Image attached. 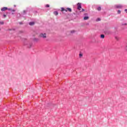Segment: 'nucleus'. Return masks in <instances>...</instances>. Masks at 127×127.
I'll list each match as a JSON object with an SVG mask.
<instances>
[{
	"label": "nucleus",
	"mask_w": 127,
	"mask_h": 127,
	"mask_svg": "<svg viewBox=\"0 0 127 127\" xmlns=\"http://www.w3.org/2000/svg\"><path fill=\"white\" fill-rule=\"evenodd\" d=\"M40 37H42V38H46V34L44 33V34H40L39 35Z\"/></svg>",
	"instance_id": "obj_1"
},
{
	"label": "nucleus",
	"mask_w": 127,
	"mask_h": 127,
	"mask_svg": "<svg viewBox=\"0 0 127 127\" xmlns=\"http://www.w3.org/2000/svg\"><path fill=\"white\" fill-rule=\"evenodd\" d=\"M81 8H82V6L81 5V3H77V9H78L79 10H81Z\"/></svg>",
	"instance_id": "obj_2"
},
{
	"label": "nucleus",
	"mask_w": 127,
	"mask_h": 127,
	"mask_svg": "<svg viewBox=\"0 0 127 127\" xmlns=\"http://www.w3.org/2000/svg\"><path fill=\"white\" fill-rule=\"evenodd\" d=\"M115 7H116V8H123V5L120 4V5H116L115 6Z\"/></svg>",
	"instance_id": "obj_3"
},
{
	"label": "nucleus",
	"mask_w": 127,
	"mask_h": 127,
	"mask_svg": "<svg viewBox=\"0 0 127 127\" xmlns=\"http://www.w3.org/2000/svg\"><path fill=\"white\" fill-rule=\"evenodd\" d=\"M65 11H66V12L69 11V12H71L72 9H71V8H67L66 9H65Z\"/></svg>",
	"instance_id": "obj_4"
},
{
	"label": "nucleus",
	"mask_w": 127,
	"mask_h": 127,
	"mask_svg": "<svg viewBox=\"0 0 127 127\" xmlns=\"http://www.w3.org/2000/svg\"><path fill=\"white\" fill-rule=\"evenodd\" d=\"M7 9H8L7 7H4L1 9V11H5V10H7Z\"/></svg>",
	"instance_id": "obj_5"
},
{
	"label": "nucleus",
	"mask_w": 127,
	"mask_h": 127,
	"mask_svg": "<svg viewBox=\"0 0 127 127\" xmlns=\"http://www.w3.org/2000/svg\"><path fill=\"white\" fill-rule=\"evenodd\" d=\"M84 20H88L89 19V16H85L83 18Z\"/></svg>",
	"instance_id": "obj_6"
},
{
	"label": "nucleus",
	"mask_w": 127,
	"mask_h": 127,
	"mask_svg": "<svg viewBox=\"0 0 127 127\" xmlns=\"http://www.w3.org/2000/svg\"><path fill=\"white\" fill-rule=\"evenodd\" d=\"M29 24V25H31V26L34 25L35 23L34 22H30Z\"/></svg>",
	"instance_id": "obj_7"
},
{
	"label": "nucleus",
	"mask_w": 127,
	"mask_h": 127,
	"mask_svg": "<svg viewBox=\"0 0 127 127\" xmlns=\"http://www.w3.org/2000/svg\"><path fill=\"white\" fill-rule=\"evenodd\" d=\"M54 13L55 15H58V12L57 11H55Z\"/></svg>",
	"instance_id": "obj_8"
},
{
	"label": "nucleus",
	"mask_w": 127,
	"mask_h": 127,
	"mask_svg": "<svg viewBox=\"0 0 127 127\" xmlns=\"http://www.w3.org/2000/svg\"><path fill=\"white\" fill-rule=\"evenodd\" d=\"M102 10V8L101 7V6H99L97 8V10Z\"/></svg>",
	"instance_id": "obj_9"
},
{
	"label": "nucleus",
	"mask_w": 127,
	"mask_h": 127,
	"mask_svg": "<svg viewBox=\"0 0 127 127\" xmlns=\"http://www.w3.org/2000/svg\"><path fill=\"white\" fill-rule=\"evenodd\" d=\"M101 38H103V39L105 38V35H104V34L101 35Z\"/></svg>",
	"instance_id": "obj_10"
},
{
	"label": "nucleus",
	"mask_w": 127,
	"mask_h": 127,
	"mask_svg": "<svg viewBox=\"0 0 127 127\" xmlns=\"http://www.w3.org/2000/svg\"><path fill=\"white\" fill-rule=\"evenodd\" d=\"M0 24L1 25L4 24V22L3 21H0Z\"/></svg>",
	"instance_id": "obj_11"
},
{
	"label": "nucleus",
	"mask_w": 127,
	"mask_h": 127,
	"mask_svg": "<svg viewBox=\"0 0 127 127\" xmlns=\"http://www.w3.org/2000/svg\"><path fill=\"white\" fill-rule=\"evenodd\" d=\"M65 10H66V9H65L64 8H62V11H65Z\"/></svg>",
	"instance_id": "obj_12"
},
{
	"label": "nucleus",
	"mask_w": 127,
	"mask_h": 127,
	"mask_svg": "<svg viewBox=\"0 0 127 127\" xmlns=\"http://www.w3.org/2000/svg\"><path fill=\"white\" fill-rule=\"evenodd\" d=\"M75 32V30L71 31V33H74Z\"/></svg>",
	"instance_id": "obj_13"
},
{
	"label": "nucleus",
	"mask_w": 127,
	"mask_h": 127,
	"mask_svg": "<svg viewBox=\"0 0 127 127\" xmlns=\"http://www.w3.org/2000/svg\"><path fill=\"white\" fill-rule=\"evenodd\" d=\"M118 13L119 14H120V13H121V10H118Z\"/></svg>",
	"instance_id": "obj_14"
},
{
	"label": "nucleus",
	"mask_w": 127,
	"mask_h": 127,
	"mask_svg": "<svg viewBox=\"0 0 127 127\" xmlns=\"http://www.w3.org/2000/svg\"><path fill=\"white\" fill-rule=\"evenodd\" d=\"M46 6V7H49L50 5L49 4H47Z\"/></svg>",
	"instance_id": "obj_15"
},
{
	"label": "nucleus",
	"mask_w": 127,
	"mask_h": 127,
	"mask_svg": "<svg viewBox=\"0 0 127 127\" xmlns=\"http://www.w3.org/2000/svg\"><path fill=\"white\" fill-rule=\"evenodd\" d=\"M11 11H13V12H14V11H15V10H14V9H12Z\"/></svg>",
	"instance_id": "obj_16"
},
{
	"label": "nucleus",
	"mask_w": 127,
	"mask_h": 127,
	"mask_svg": "<svg viewBox=\"0 0 127 127\" xmlns=\"http://www.w3.org/2000/svg\"><path fill=\"white\" fill-rule=\"evenodd\" d=\"M3 16H4V17H6V15L4 14V15H3Z\"/></svg>",
	"instance_id": "obj_17"
},
{
	"label": "nucleus",
	"mask_w": 127,
	"mask_h": 127,
	"mask_svg": "<svg viewBox=\"0 0 127 127\" xmlns=\"http://www.w3.org/2000/svg\"><path fill=\"white\" fill-rule=\"evenodd\" d=\"M79 56H80V57H82L83 55H82V54H80V55H79Z\"/></svg>",
	"instance_id": "obj_18"
},
{
	"label": "nucleus",
	"mask_w": 127,
	"mask_h": 127,
	"mask_svg": "<svg viewBox=\"0 0 127 127\" xmlns=\"http://www.w3.org/2000/svg\"><path fill=\"white\" fill-rule=\"evenodd\" d=\"M116 39H117V40H119V38H118V37H116Z\"/></svg>",
	"instance_id": "obj_19"
},
{
	"label": "nucleus",
	"mask_w": 127,
	"mask_h": 127,
	"mask_svg": "<svg viewBox=\"0 0 127 127\" xmlns=\"http://www.w3.org/2000/svg\"><path fill=\"white\" fill-rule=\"evenodd\" d=\"M84 9H82V10H81V11H84Z\"/></svg>",
	"instance_id": "obj_20"
},
{
	"label": "nucleus",
	"mask_w": 127,
	"mask_h": 127,
	"mask_svg": "<svg viewBox=\"0 0 127 127\" xmlns=\"http://www.w3.org/2000/svg\"><path fill=\"white\" fill-rule=\"evenodd\" d=\"M85 15H88V14L87 13H85Z\"/></svg>",
	"instance_id": "obj_21"
},
{
	"label": "nucleus",
	"mask_w": 127,
	"mask_h": 127,
	"mask_svg": "<svg viewBox=\"0 0 127 127\" xmlns=\"http://www.w3.org/2000/svg\"><path fill=\"white\" fill-rule=\"evenodd\" d=\"M8 10H11V9H8Z\"/></svg>",
	"instance_id": "obj_22"
},
{
	"label": "nucleus",
	"mask_w": 127,
	"mask_h": 127,
	"mask_svg": "<svg viewBox=\"0 0 127 127\" xmlns=\"http://www.w3.org/2000/svg\"><path fill=\"white\" fill-rule=\"evenodd\" d=\"M127 11V9H125V11Z\"/></svg>",
	"instance_id": "obj_23"
},
{
	"label": "nucleus",
	"mask_w": 127,
	"mask_h": 127,
	"mask_svg": "<svg viewBox=\"0 0 127 127\" xmlns=\"http://www.w3.org/2000/svg\"><path fill=\"white\" fill-rule=\"evenodd\" d=\"M98 19V20H101V19Z\"/></svg>",
	"instance_id": "obj_24"
},
{
	"label": "nucleus",
	"mask_w": 127,
	"mask_h": 127,
	"mask_svg": "<svg viewBox=\"0 0 127 127\" xmlns=\"http://www.w3.org/2000/svg\"><path fill=\"white\" fill-rule=\"evenodd\" d=\"M24 12H25V11H24Z\"/></svg>",
	"instance_id": "obj_25"
}]
</instances>
